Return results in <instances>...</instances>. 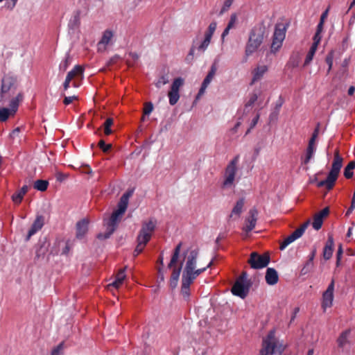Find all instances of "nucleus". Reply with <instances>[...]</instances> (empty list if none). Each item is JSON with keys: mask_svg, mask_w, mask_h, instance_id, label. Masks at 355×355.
I'll return each instance as SVG.
<instances>
[{"mask_svg": "<svg viewBox=\"0 0 355 355\" xmlns=\"http://www.w3.org/2000/svg\"><path fill=\"white\" fill-rule=\"evenodd\" d=\"M355 168V161H351L348 163L344 170V176L347 179H350L353 177V170Z\"/></svg>", "mask_w": 355, "mask_h": 355, "instance_id": "31", "label": "nucleus"}, {"mask_svg": "<svg viewBox=\"0 0 355 355\" xmlns=\"http://www.w3.org/2000/svg\"><path fill=\"white\" fill-rule=\"evenodd\" d=\"M153 110V105L151 103H146L144 108V115L150 114Z\"/></svg>", "mask_w": 355, "mask_h": 355, "instance_id": "43", "label": "nucleus"}, {"mask_svg": "<svg viewBox=\"0 0 355 355\" xmlns=\"http://www.w3.org/2000/svg\"><path fill=\"white\" fill-rule=\"evenodd\" d=\"M113 124V119H111V118H108L106 119V121H105V123H103V130H104V133L105 135H110L112 131L111 130V126Z\"/></svg>", "mask_w": 355, "mask_h": 355, "instance_id": "35", "label": "nucleus"}, {"mask_svg": "<svg viewBox=\"0 0 355 355\" xmlns=\"http://www.w3.org/2000/svg\"><path fill=\"white\" fill-rule=\"evenodd\" d=\"M63 348V343H60L55 349H53L51 355H62Z\"/></svg>", "mask_w": 355, "mask_h": 355, "instance_id": "41", "label": "nucleus"}, {"mask_svg": "<svg viewBox=\"0 0 355 355\" xmlns=\"http://www.w3.org/2000/svg\"><path fill=\"white\" fill-rule=\"evenodd\" d=\"M250 286V284L249 282L245 284L244 282L236 280L231 288V292L233 295L243 299L247 296Z\"/></svg>", "mask_w": 355, "mask_h": 355, "instance_id": "15", "label": "nucleus"}, {"mask_svg": "<svg viewBox=\"0 0 355 355\" xmlns=\"http://www.w3.org/2000/svg\"><path fill=\"white\" fill-rule=\"evenodd\" d=\"M234 1V0H225L220 12H219V15H223L224 12L227 11L229 10V8L231 7Z\"/></svg>", "mask_w": 355, "mask_h": 355, "instance_id": "40", "label": "nucleus"}, {"mask_svg": "<svg viewBox=\"0 0 355 355\" xmlns=\"http://www.w3.org/2000/svg\"><path fill=\"white\" fill-rule=\"evenodd\" d=\"M116 37V31L113 28H107L103 33L101 40L98 43V49L99 51L105 50L107 46L112 45L114 43Z\"/></svg>", "mask_w": 355, "mask_h": 355, "instance_id": "11", "label": "nucleus"}, {"mask_svg": "<svg viewBox=\"0 0 355 355\" xmlns=\"http://www.w3.org/2000/svg\"><path fill=\"white\" fill-rule=\"evenodd\" d=\"M334 246V241L333 235L329 234L322 252V257L325 260H329L332 257Z\"/></svg>", "mask_w": 355, "mask_h": 355, "instance_id": "22", "label": "nucleus"}, {"mask_svg": "<svg viewBox=\"0 0 355 355\" xmlns=\"http://www.w3.org/2000/svg\"><path fill=\"white\" fill-rule=\"evenodd\" d=\"M125 278V268L119 270L115 276V279L107 285V289L110 290L112 287L115 288H120Z\"/></svg>", "mask_w": 355, "mask_h": 355, "instance_id": "23", "label": "nucleus"}, {"mask_svg": "<svg viewBox=\"0 0 355 355\" xmlns=\"http://www.w3.org/2000/svg\"><path fill=\"white\" fill-rule=\"evenodd\" d=\"M258 211L256 208H252L249 211V216L245 219V225L243 230L246 233L251 232L255 227L257 220Z\"/></svg>", "mask_w": 355, "mask_h": 355, "instance_id": "17", "label": "nucleus"}, {"mask_svg": "<svg viewBox=\"0 0 355 355\" xmlns=\"http://www.w3.org/2000/svg\"><path fill=\"white\" fill-rule=\"evenodd\" d=\"M155 228V221L153 220L143 223L142 227L137 236V245L135 250V256H137L144 250L146 245L150 241Z\"/></svg>", "mask_w": 355, "mask_h": 355, "instance_id": "5", "label": "nucleus"}, {"mask_svg": "<svg viewBox=\"0 0 355 355\" xmlns=\"http://www.w3.org/2000/svg\"><path fill=\"white\" fill-rule=\"evenodd\" d=\"M313 42L312 44V46H315V48H318V46L321 40V35L318 33H315V35L313 36Z\"/></svg>", "mask_w": 355, "mask_h": 355, "instance_id": "46", "label": "nucleus"}, {"mask_svg": "<svg viewBox=\"0 0 355 355\" xmlns=\"http://www.w3.org/2000/svg\"><path fill=\"white\" fill-rule=\"evenodd\" d=\"M247 277V272L243 271L240 276L236 279L237 281L245 282V278Z\"/></svg>", "mask_w": 355, "mask_h": 355, "instance_id": "53", "label": "nucleus"}, {"mask_svg": "<svg viewBox=\"0 0 355 355\" xmlns=\"http://www.w3.org/2000/svg\"><path fill=\"white\" fill-rule=\"evenodd\" d=\"M239 162V155L235 156L227 164L225 169L224 180L221 187L223 189L230 187L233 185L235 175L237 171V164Z\"/></svg>", "mask_w": 355, "mask_h": 355, "instance_id": "7", "label": "nucleus"}, {"mask_svg": "<svg viewBox=\"0 0 355 355\" xmlns=\"http://www.w3.org/2000/svg\"><path fill=\"white\" fill-rule=\"evenodd\" d=\"M260 114H257L256 116L252 119L250 128L247 130L246 134H248L250 132V130L252 129L257 124L258 121L259 119Z\"/></svg>", "mask_w": 355, "mask_h": 355, "instance_id": "47", "label": "nucleus"}, {"mask_svg": "<svg viewBox=\"0 0 355 355\" xmlns=\"http://www.w3.org/2000/svg\"><path fill=\"white\" fill-rule=\"evenodd\" d=\"M44 224V218L41 215H38L36 216L35 220L31 225V229L28 232V235L26 237V241H28L30 238L36 234L38 231H40Z\"/></svg>", "mask_w": 355, "mask_h": 355, "instance_id": "20", "label": "nucleus"}, {"mask_svg": "<svg viewBox=\"0 0 355 355\" xmlns=\"http://www.w3.org/2000/svg\"><path fill=\"white\" fill-rule=\"evenodd\" d=\"M265 30L263 27L253 28L249 35L248 41L245 46V61L247 58L257 51L264 39Z\"/></svg>", "mask_w": 355, "mask_h": 355, "instance_id": "4", "label": "nucleus"}, {"mask_svg": "<svg viewBox=\"0 0 355 355\" xmlns=\"http://www.w3.org/2000/svg\"><path fill=\"white\" fill-rule=\"evenodd\" d=\"M354 92H355V87L354 86H351V87H349L347 93L349 96H352L354 94Z\"/></svg>", "mask_w": 355, "mask_h": 355, "instance_id": "61", "label": "nucleus"}, {"mask_svg": "<svg viewBox=\"0 0 355 355\" xmlns=\"http://www.w3.org/2000/svg\"><path fill=\"white\" fill-rule=\"evenodd\" d=\"M334 56V51H331L330 52H329V53L326 56L325 62L329 66L327 73H329L331 69L332 64H333Z\"/></svg>", "mask_w": 355, "mask_h": 355, "instance_id": "38", "label": "nucleus"}, {"mask_svg": "<svg viewBox=\"0 0 355 355\" xmlns=\"http://www.w3.org/2000/svg\"><path fill=\"white\" fill-rule=\"evenodd\" d=\"M199 255V249L198 248H189L182 254V260L180 265L184 263L182 273V284L180 293L183 298L188 300L191 295V286L194 283L195 279L207 268L196 269L197 259Z\"/></svg>", "mask_w": 355, "mask_h": 355, "instance_id": "1", "label": "nucleus"}, {"mask_svg": "<svg viewBox=\"0 0 355 355\" xmlns=\"http://www.w3.org/2000/svg\"><path fill=\"white\" fill-rule=\"evenodd\" d=\"M257 98H258L257 95L256 94H252L250 96L248 101L245 103V107L252 106L253 104L257 101Z\"/></svg>", "mask_w": 355, "mask_h": 355, "instance_id": "42", "label": "nucleus"}, {"mask_svg": "<svg viewBox=\"0 0 355 355\" xmlns=\"http://www.w3.org/2000/svg\"><path fill=\"white\" fill-rule=\"evenodd\" d=\"M320 217L322 218L327 217L329 214V208L328 207H324L323 209H322L320 211L317 213Z\"/></svg>", "mask_w": 355, "mask_h": 355, "instance_id": "52", "label": "nucleus"}, {"mask_svg": "<svg viewBox=\"0 0 355 355\" xmlns=\"http://www.w3.org/2000/svg\"><path fill=\"white\" fill-rule=\"evenodd\" d=\"M132 193H133L132 191H129L125 193L124 194H123L122 196H126L127 199L129 200V198L132 195Z\"/></svg>", "mask_w": 355, "mask_h": 355, "instance_id": "62", "label": "nucleus"}, {"mask_svg": "<svg viewBox=\"0 0 355 355\" xmlns=\"http://www.w3.org/2000/svg\"><path fill=\"white\" fill-rule=\"evenodd\" d=\"M17 86V78L11 74H6L1 81V93L6 94L15 91Z\"/></svg>", "mask_w": 355, "mask_h": 355, "instance_id": "14", "label": "nucleus"}, {"mask_svg": "<svg viewBox=\"0 0 355 355\" xmlns=\"http://www.w3.org/2000/svg\"><path fill=\"white\" fill-rule=\"evenodd\" d=\"M323 223V218L316 214L313 217V227L315 230H318L321 228Z\"/></svg>", "mask_w": 355, "mask_h": 355, "instance_id": "36", "label": "nucleus"}, {"mask_svg": "<svg viewBox=\"0 0 355 355\" xmlns=\"http://www.w3.org/2000/svg\"><path fill=\"white\" fill-rule=\"evenodd\" d=\"M241 122H239H239H237V123L235 124L234 127L232 129V130L234 132H236L237 131L238 128L241 125Z\"/></svg>", "mask_w": 355, "mask_h": 355, "instance_id": "63", "label": "nucleus"}, {"mask_svg": "<svg viewBox=\"0 0 355 355\" xmlns=\"http://www.w3.org/2000/svg\"><path fill=\"white\" fill-rule=\"evenodd\" d=\"M316 139H317L311 137L309 141L308 147L306 148V157L304 160V164H307L309 162L310 159H311L313 155Z\"/></svg>", "mask_w": 355, "mask_h": 355, "instance_id": "27", "label": "nucleus"}, {"mask_svg": "<svg viewBox=\"0 0 355 355\" xmlns=\"http://www.w3.org/2000/svg\"><path fill=\"white\" fill-rule=\"evenodd\" d=\"M316 50H317V48H315V46H311V48L306 56V58H305V60L304 62V66L308 65L311 62V60H313V56L315 53Z\"/></svg>", "mask_w": 355, "mask_h": 355, "instance_id": "34", "label": "nucleus"}, {"mask_svg": "<svg viewBox=\"0 0 355 355\" xmlns=\"http://www.w3.org/2000/svg\"><path fill=\"white\" fill-rule=\"evenodd\" d=\"M24 95L22 93H18L17 96L12 98L9 103L8 107L0 108V121L4 122L9 118L13 117L19 108V104L22 102Z\"/></svg>", "mask_w": 355, "mask_h": 355, "instance_id": "6", "label": "nucleus"}, {"mask_svg": "<svg viewBox=\"0 0 355 355\" xmlns=\"http://www.w3.org/2000/svg\"><path fill=\"white\" fill-rule=\"evenodd\" d=\"M20 129L19 128H15L10 135V137L14 138L15 137L17 136L19 133Z\"/></svg>", "mask_w": 355, "mask_h": 355, "instance_id": "56", "label": "nucleus"}, {"mask_svg": "<svg viewBox=\"0 0 355 355\" xmlns=\"http://www.w3.org/2000/svg\"><path fill=\"white\" fill-rule=\"evenodd\" d=\"M300 311V308L299 307H296L294 309V311H293V314L291 317V322L294 320L295 318L296 317V315L297 314V313L299 312Z\"/></svg>", "mask_w": 355, "mask_h": 355, "instance_id": "59", "label": "nucleus"}, {"mask_svg": "<svg viewBox=\"0 0 355 355\" xmlns=\"http://www.w3.org/2000/svg\"><path fill=\"white\" fill-rule=\"evenodd\" d=\"M98 146L103 152H107L112 148V145L110 144H106L103 140H101L99 141Z\"/></svg>", "mask_w": 355, "mask_h": 355, "instance_id": "44", "label": "nucleus"}, {"mask_svg": "<svg viewBox=\"0 0 355 355\" xmlns=\"http://www.w3.org/2000/svg\"><path fill=\"white\" fill-rule=\"evenodd\" d=\"M351 331V329L348 328L340 334L336 339V344L338 348L344 349L346 345L351 344L349 339Z\"/></svg>", "mask_w": 355, "mask_h": 355, "instance_id": "21", "label": "nucleus"}, {"mask_svg": "<svg viewBox=\"0 0 355 355\" xmlns=\"http://www.w3.org/2000/svg\"><path fill=\"white\" fill-rule=\"evenodd\" d=\"M267 71L268 67L266 65L258 66L257 68H255L252 72L253 78L250 85H253L255 82L259 80Z\"/></svg>", "mask_w": 355, "mask_h": 355, "instance_id": "26", "label": "nucleus"}, {"mask_svg": "<svg viewBox=\"0 0 355 355\" xmlns=\"http://www.w3.org/2000/svg\"><path fill=\"white\" fill-rule=\"evenodd\" d=\"M216 23L215 21L211 22L207 30L206 31L205 33V38L204 40L202 42V43L200 44V46L198 47L199 51H204L208 45L209 44L212 35L216 31Z\"/></svg>", "mask_w": 355, "mask_h": 355, "instance_id": "19", "label": "nucleus"}, {"mask_svg": "<svg viewBox=\"0 0 355 355\" xmlns=\"http://www.w3.org/2000/svg\"><path fill=\"white\" fill-rule=\"evenodd\" d=\"M158 274H159V278L160 281L164 282V276L162 269L160 268H158Z\"/></svg>", "mask_w": 355, "mask_h": 355, "instance_id": "57", "label": "nucleus"}, {"mask_svg": "<svg viewBox=\"0 0 355 355\" xmlns=\"http://www.w3.org/2000/svg\"><path fill=\"white\" fill-rule=\"evenodd\" d=\"M244 203H245V201H244V198H243L239 199L236 202V204L234 206V207L232 209V213H231L230 217V218L232 217L233 214H235L238 217H239L241 214V212H242V209H243V207L244 206Z\"/></svg>", "mask_w": 355, "mask_h": 355, "instance_id": "30", "label": "nucleus"}, {"mask_svg": "<svg viewBox=\"0 0 355 355\" xmlns=\"http://www.w3.org/2000/svg\"><path fill=\"white\" fill-rule=\"evenodd\" d=\"M277 340L275 336V331H269L266 339L263 340L262 348L260 350L259 355L272 354L277 348Z\"/></svg>", "mask_w": 355, "mask_h": 355, "instance_id": "9", "label": "nucleus"}, {"mask_svg": "<svg viewBox=\"0 0 355 355\" xmlns=\"http://www.w3.org/2000/svg\"><path fill=\"white\" fill-rule=\"evenodd\" d=\"M285 31L286 27L283 25L277 24L276 26L270 46L271 52L275 53L280 49L285 38Z\"/></svg>", "mask_w": 355, "mask_h": 355, "instance_id": "10", "label": "nucleus"}, {"mask_svg": "<svg viewBox=\"0 0 355 355\" xmlns=\"http://www.w3.org/2000/svg\"><path fill=\"white\" fill-rule=\"evenodd\" d=\"M71 64V58L69 55H67L64 60H63L59 65V69L60 71L64 72L67 68L69 67V64Z\"/></svg>", "mask_w": 355, "mask_h": 355, "instance_id": "37", "label": "nucleus"}, {"mask_svg": "<svg viewBox=\"0 0 355 355\" xmlns=\"http://www.w3.org/2000/svg\"><path fill=\"white\" fill-rule=\"evenodd\" d=\"M216 67L215 66V64H213L206 77L212 80V79L214 78V77L216 74Z\"/></svg>", "mask_w": 355, "mask_h": 355, "instance_id": "50", "label": "nucleus"}, {"mask_svg": "<svg viewBox=\"0 0 355 355\" xmlns=\"http://www.w3.org/2000/svg\"><path fill=\"white\" fill-rule=\"evenodd\" d=\"M89 220L83 219L76 224V237L79 239H83L88 231Z\"/></svg>", "mask_w": 355, "mask_h": 355, "instance_id": "24", "label": "nucleus"}, {"mask_svg": "<svg viewBox=\"0 0 355 355\" xmlns=\"http://www.w3.org/2000/svg\"><path fill=\"white\" fill-rule=\"evenodd\" d=\"M168 82V79L165 76H162L157 81L155 85L157 87H161L162 85L166 84Z\"/></svg>", "mask_w": 355, "mask_h": 355, "instance_id": "49", "label": "nucleus"}, {"mask_svg": "<svg viewBox=\"0 0 355 355\" xmlns=\"http://www.w3.org/2000/svg\"><path fill=\"white\" fill-rule=\"evenodd\" d=\"M77 99H78V96H75V95L70 96H64L63 103L64 105H68L70 103H71L73 101L77 100Z\"/></svg>", "mask_w": 355, "mask_h": 355, "instance_id": "45", "label": "nucleus"}, {"mask_svg": "<svg viewBox=\"0 0 355 355\" xmlns=\"http://www.w3.org/2000/svg\"><path fill=\"white\" fill-rule=\"evenodd\" d=\"M169 103L171 105H175L178 102V78L174 79L171 90L168 93Z\"/></svg>", "mask_w": 355, "mask_h": 355, "instance_id": "28", "label": "nucleus"}, {"mask_svg": "<svg viewBox=\"0 0 355 355\" xmlns=\"http://www.w3.org/2000/svg\"><path fill=\"white\" fill-rule=\"evenodd\" d=\"M83 69L82 67L76 65L72 70L68 72L65 80L63 83V88L64 91H67L70 87V83L76 77L83 74Z\"/></svg>", "mask_w": 355, "mask_h": 355, "instance_id": "18", "label": "nucleus"}, {"mask_svg": "<svg viewBox=\"0 0 355 355\" xmlns=\"http://www.w3.org/2000/svg\"><path fill=\"white\" fill-rule=\"evenodd\" d=\"M334 280L332 279L327 290L322 294V308L324 311L332 306L334 299Z\"/></svg>", "mask_w": 355, "mask_h": 355, "instance_id": "16", "label": "nucleus"}, {"mask_svg": "<svg viewBox=\"0 0 355 355\" xmlns=\"http://www.w3.org/2000/svg\"><path fill=\"white\" fill-rule=\"evenodd\" d=\"M329 10L327 9L321 15L320 22L324 23V20L327 17Z\"/></svg>", "mask_w": 355, "mask_h": 355, "instance_id": "55", "label": "nucleus"}, {"mask_svg": "<svg viewBox=\"0 0 355 355\" xmlns=\"http://www.w3.org/2000/svg\"><path fill=\"white\" fill-rule=\"evenodd\" d=\"M319 132H320V124L318 123L317 126L315 127V128L314 129V131L311 135V137L317 139L318 137V135H319Z\"/></svg>", "mask_w": 355, "mask_h": 355, "instance_id": "54", "label": "nucleus"}, {"mask_svg": "<svg viewBox=\"0 0 355 355\" xmlns=\"http://www.w3.org/2000/svg\"><path fill=\"white\" fill-rule=\"evenodd\" d=\"M354 207H355V190H354V194H353V197H352V199L351 205L349 207V209H347L345 215L346 216L349 215L352 212V211L354 209Z\"/></svg>", "mask_w": 355, "mask_h": 355, "instance_id": "48", "label": "nucleus"}, {"mask_svg": "<svg viewBox=\"0 0 355 355\" xmlns=\"http://www.w3.org/2000/svg\"><path fill=\"white\" fill-rule=\"evenodd\" d=\"M343 159L340 155V150L338 148H336L334 153V160L331 168L326 180L320 181L318 183V187H324L328 191H330L334 188L339 175L340 168L343 166Z\"/></svg>", "mask_w": 355, "mask_h": 355, "instance_id": "3", "label": "nucleus"}, {"mask_svg": "<svg viewBox=\"0 0 355 355\" xmlns=\"http://www.w3.org/2000/svg\"><path fill=\"white\" fill-rule=\"evenodd\" d=\"M211 81V79L205 77L199 89V92L196 97V101H197L205 93L206 88L207 87L208 85L210 83Z\"/></svg>", "mask_w": 355, "mask_h": 355, "instance_id": "33", "label": "nucleus"}, {"mask_svg": "<svg viewBox=\"0 0 355 355\" xmlns=\"http://www.w3.org/2000/svg\"><path fill=\"white\" fill-rule=\"evenodd\" d=\"M168 268L172 270V275L170 279V287L171 290H174L178 286V246L174 249L173 254Z\"/></svg>", "mask_w": 355, "mask_h": 355, "instance_id": "12", "label": "nucleus"}, {"mask_svg": "<svg viewBox=\"0 0 355 355\" xmlns=\"http://www.w3.org/2000/svg\"><path fill=\"white\" fill-rule=\"evenodd\" d=\"M49 185V182L46 180H38L34 183V189L40 191H44L46 190Z\"/></svg>", "mask_w": 355, "mask_h": 355, "instance_id": "32", "label": "nucleus"}, {"mask_svg": "<svg viewBox=\"0 0 355 355\" xmlns=\"http://www.w3.org/2000/svg\"><path fill=\"white\" fill-rule=\"evenodd\" d=\"M128 201L126 196H121L117 209L112 213L110 218L105 223V232L98 234L99 239H108L112 234L127 209Z\"/></svg>", "mask_w": 355, "mask_h": 355, "instance_id": "2", "label": "nucleus"}, {"mask_svg": "<svg viewBox=\"0 0 355 355\" xmlns=\"http://www.w3.org/2000/svg\"><path fill=\"white\" fill-rule=\"evenodd\" d=\"M323 26H324V23H322V22H319L318 26H317V31H316V33H321L322 30H323Z\"/></svg>", "mask_w": 355, "mask_h": 355, "instance_id": "58", "label": "nucleus"}, {"mask_svg": "<svg viewBox=\"0 0 355 355\" xmlns=\"http://www.w3.org/2000/svg\"><path fill=\"white\" fill-rule=\"evenodd\" d=\"M266 281L269 285H274L278 282L279 277L274 268H268L266 273Z\"/></svg>", "mask_w": 355, "mask_h": 355, "instance_id": "25", "label": "nucleus"}, {"mask_svg": "<svg viewBox=\"0 0 355 355\" xmlns=\"http://www.w3.org/2000/svg\"><path fill=\"white\" fill-rule=\"evenodd\" d=\"M236 21H237L236 14L232 13L230 16V19L228 22L227 27L225 28L223 33H222V38H224L226 35H228L230 30L234 27Z\"/></svg>", "mask_w": 355, "mask_h": 355, "instance_id": "29", "label": "nucleus"}, {"mask_svg": "<svg viewBox=\"0 0 355 355\" xmlns=\"http://www.w3.org/2000/svg\"><path fill=\"white\" fill-rule=\"evenodd\" d=\"M157 261H158V263L160 265L163 266V264H164V258H163L162 254H160Z\"/></svg>", "mask_w": 355, "mask_h": 355, "instance_id": "64", "label": "nucleus"}, {"mask_svg": "<svg viewBox=\"0 0 355 355\" xmlns=\"http://www.w3.org/2000/svg\"><path fill=\"white\" fill-rule=\"evenodd\" d=\"M270 257L269 252H266L262 254L257 252H252L250 254L248 263L253 269H261L266 267L270 263Z\"/></svg>", "mask_w": 355, "mask_h": 355, "instance_id": "8", "label": "nucleus"}, {"mask_svg": "<svg viewBox=\"0 0 355 355\" xmlns=\"http://www.w3.org/2000/svg\"><path fill=\"white\" fill-rule=\"evenodd\" d=\"M24 196L25 195H24L19 191H17L16 193H15L12 196V200L13 201L14 203L18 205V204L21 203V202L22 201Z\"/></svg>", "mask_w": 355, "mask_h": 355, "instance_id": "39", "label": "nucleus"}, {"mask_svg": "<svg viewBox=\"0 0 355 355\" xmlns=\"http://www.w3.org/2000/svg\"><path fill=\"white\" fill-rule=\"evenodd\" d=\"M342 254H343V248H342V245L340 244L338 251H337V254H336V265H337V266L339 265Z\"/></svg>", "mask_w": 355, "mask_h": 355, "instance_id": "51", "label": "nucleus"}, {"mask_svg": "<svg viewBox=\"0 0 355 355\" xmlns=\"http://www.w3.org/2000/svg\"><path fill=\"white\" fill-rule=\"evenodd\" d=\"M28 190V187L26 185H24L21 187L20 190H19L21 193H22L24 195H25Z\"/></svg>", "mask_w": 355, "mask_h": 355, "instance_id": "60", "label": "nucleus"}, {"mask_svg": "<svg viewBox=\"0 0 355 355\" xmlns=\"http://www.w3.org/2000/svg\"><path fill=\"white\" fill-rule=\"evenodd\" d=\"M309 223V221L304 223L300 227L296 229L291 235L284 239V240L280 243L279 249L281 250H283L288 245L293 242L297 239L300 238L304 232Z\"/></svg>", "mask_w": 355, "mask_h": 355, "instance_id": "13", "label": "nucleus"}]
</instances>
